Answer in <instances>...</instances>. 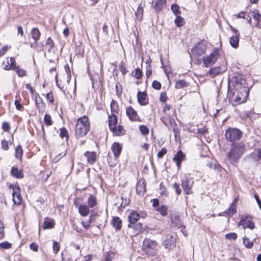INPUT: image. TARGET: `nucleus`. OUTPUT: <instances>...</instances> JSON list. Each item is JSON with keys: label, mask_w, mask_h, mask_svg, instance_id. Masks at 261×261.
I'll return each mask as SVG.
<instances>
[{"label": "nucleus", "mask_w": 261, "mask_h": 261, "mask_svg": "<svg viewBox=\"0 0 261 261\" xmlns=\"http://www.w3.org/2000/svg\"><path fill=\"white\" fill-rule=\"evenodd\" d=\"M14 105L17 110L19 111H22L24 109L23 106L20 103L18 99H16L14 101Z\"/></svg>", "instance_id": "nucleus-55"}, {"label": "nucleus", "mask_w": 261, "mask_h": 261, "mask_svg": "<svg viewBox=\"0 0 261 261\" xmlns=\"http://www.w3.org/2000/svg\"><path fill=\"white\" fill-rule=\"evenodd\" d=\"M121 199L122 200L121 203L120 204V207H125L126 206L128 205L130 202V200L129 199L126 197H121Z\"/></svg>", "instance_id": "nucleus-47"}, {"label": "nucleus", "mask_w": 261, "mask_h": 261, "mask_svg": "<svg viewBox=\"0 0 261 261\" xmlns=\"http://www.w3.org/2000/svg\"><path fill=\"white\" fill-rule=\"evenodd\" d=\"M46 45L48 46V51L49 53L51 52V49L54 47L55 43L54 41L52 40L51 37H48L47 39V41L46 43Z\"/></svg>", "instance_id": "nucleus-39"}, {"label": "nucleus", "mask_w": 261, "mask_h": 261, "mask_svg": "<svg viewBox=\"0 0 261 261\" xmlns=\"http://www.w3.org/2000/svg\"><path fill=\"white\" fill-rule=\"evenodd\" d=\"M152 86L154 89L159 90L161 88V84L159 81L154 80L152 82Z\"/></svg>", "instance_id": "nucleus-56"}, {"label": "nucleus", "mask_w": 261, "mask_h": 261, "mask_svg": "<svg viewBox=\"0 0 261 261\" xmlns=\"http://www.w3.org/2000/svg\"><path fill=\"white\" fill-rule=\"evenodd\" d=\"M244 245L248 248H251L253 244L248 238L245 237L243 238Z\"/></svg>", "instance_id": "nucleus-41"}, {"label": "nucleus", "mask_w": 261, "mask_h": 261, "mask_svg": "<svg viewBox=\"0 0 261 261\" xmlns=\"http://www.w3.org/2000/svg\"><path fill=\"white\" fill-rule=\"evenodd\" d=\"M171 9L176 16V18L174 20L175 23L177 27H179V7L177 4H172L171 6Z\"/></svg>", "instance_id": "nucleus-13"}, {"label": "nucleus", "mask_w": 261, "mask_h": 261, "mask_svg": "<svg viewBox=\"0 0 261 261\" xmlns=\"http://www.w3.org/2000/svg\"><path fill=\"white\" fill-rule=\"evenodd\" d=\"M53 252L55 254H57L58 252H59L60 250V244L58 242L54 241H53Z\"/></svg>", "instance_id": "nucleus-45"}, {"label": "nucleus", "mask_w": 261, "mask_h": 261, "mask_svg": "<svg viewBox=\"0 0 261 261\" xmlns=\"http://www.w3.org/2000/svg\"><path fill=\"white\" fill-rule=\"evenodd\" d=\"M251 156L254 162L257 163L258 164H261V149H257L255 150L252 153Z\"/></svg>", "instance_id": "nucleus-21"}, {"label": "nucleus", "mask_w": 261, "mask_h": 261, "mask_svg": "<svg viewBox=\"0 0 261 261\" xmlns=\"http://www.w3.org/2000/svg\"><path fill=\"white\" fill-rule=\"evenodd\" d=\"M143 7H141V5H140L135 13L136 19L139 21L141 20L143 18Z\"/></svg>", "instance_id": "nucleus-31"}, {"label": "nucleus", "mask_w": 261, "mask_h": 261, "mask_svg": "<svg viewBox=\"0 0 261 261\" xmlns=\"http://www.w3.org/2000/svg\"><path fill=\"white\" fill-rule=\"evenodd\" d=\"M111 111L113 113H118L119 111V108H118V105L116 101L113 99L111 103Z\"/></svg>", "instance_id": "nucleus-34"}, {"label": "nucleus", "mask_w": 261, "mask_h": 261, "mask_svg": "<svg viewBox=\"0 0 261 261\" xmlns=\"http://www.w3.org/2000/svg\"><path fill=\"white\" fill-rule=\"evenodd\" d=\"M44 122L47 126L51 125L53 123V121L50 115L45 114L44 116Z\"/></svg>", "instance_id": "nucleus-38"}, {"label": "nucleus", "mask_w": 261, "mask_h": 261, "mask_svg": "<svg viewBox=\"0 0 261 261\" xmlns=\"http://www.w3.org/2000/svg\"><path fill=\"white\" fill-rule=\"evenodd\" d=\"M225 238L227 240H236L237 234L234 232H230L225 235Z\"/></svg>", "instance_id": "nucleus-50"}, {"label": "nucleus", "mask_w": 261, "mask_h": 261, "mask_svg": "<svg viewBox=\"0 0 261 261\" xmlns=\"http://www.w3.org/2000/svg\"><path fill=\"white\" fill-rule=\"evenodd\" d=\"M207 129L205 126H203L202 128H199L198 129L197 133L199 134L204 135L206 133Z\"/></svg>", "instance_id": "nucleus-63"}, {"label": "nucleus", "mask_w": 261, "mask_h": 261, "mask_svg": "<svg viewBox=\"0 0 261 261\" xmlns=\"http://www.w3.org/2000/svg\"><path fill=\"white\" fill-rule=\"evenodd\" d=\"M248 94V90L245 87L241 88L239 90H235L233 92H229V99L232 105L236 106L246 101Z\"/></svg>", "instance_id": "nucleus-2"}, {"label": "nucleus", "mask_w": 261, "mask_h": 261, "mask_svg": "<svg viewBox=\"0 0 261 261\" xmlns=\"http://www.w3.org/2000/svg\"><path fill=\"white\" fill-rule=\"evenodd\" d=\"M193 184V180L192 178H186L182 181V187L186 194L192 193L191 188Z\"/></svg>", "instance_id": "nucleus-11"}, {"label": "nucleus", "mask_w": 261, "mask_h": 261, "mask_svg": "<svg viewBox=\"0 0 261 261\" xmlns=\"http://www.w3.org/2000/svg\"><path fill=\"white\" fill-rule=\"evenodd\" d=\"M160 189L161 190L160 194L162 195H166V188L163 185V183H161L160 185Z\"/></svg>", "instance_id": "nucleus-60"}, {"label": "nucleus", "mask_w": 261, "mask_h": 261, "mask_svg": "<svg viewBox=\"0 0 261 261\" xmlns=\"http://www.w3.org/2000/svg\"><path fill=\"white\" fill-rule=\"evenodd\" d=\"M2 148L5 150H7L9 149L8 142L6 140L2 141Z\"/></svg>", "instance_id": "nucleus-61"}, {"label": "nucleus", "mask_w": 261, "mask_h": 261, "mask_svg": "<svg viewBox=\"0 0 261 261\" xmlns=\"http://www.w3.org/2000/svg\"><path fill=\"white\" fill-rule=\"evenodd\" d=\"M84 155L87 158L88 163L90 165H93L96 161V153L94 151H87L85 153Z\"/></svg>", "instance_id": "nucleus-15"}, {"label": "nucleus", "mask_w": 261, "mask_h": 261, "mask_svg": "<svg viewBox=\"0 0 261 261\" xmlns=\"http://www.w3.org/2000/svg\"><path fill=\"white\" fill-rule=\"evenodd\" d=\"M221 72V69L220 67H215L211 68L209 71V74L212 76L215 77L220 74Z\"/></svg>", "instance_id": "nucleus-32"}, {"label": "nucleus", "mask_w": 261, "mask_h": 261, "mask_svg": "<svg viewBox=\"0 0 261 261\" xmlns=\"http://www.w3.org/2000/svg\"><path fill=\"white\" fill-rule=\"evenodd\" d=\"M134 76L136 79H138V80L140 79L142 77V72L141 70L139 68H137L135 69V74L134 75Z\"/></svg>", "instance_id": "nucleus-49"}, {"label": "nucleus", "mask_w": 261, "mask_h": 261, "mask_svg": "<svg viewBox=\"0 0 261 261\" xmlns=\"http://www.w3.org/2000/svg\"><path fill=\"white\" fill-rule=\"evenodd\" d=\"M140 217V214L137 212L135 211H133L128 217L129 221L128 227L129 228H133L137 231H140V229L141 227V224L140 223L136 224L135 226H134L135 223L139 219Z\"/></svg>", "instance_id": "nucleus-8"}, {"label": "nucleus", "mask_w": 261, "mask_h": 261, "mask_svg": "<svg viewBox=\"0 0 261 261\" xmlns=\"http://www.w3.org/2000/svg\"><path fill=\"white\" fill-rule=\"evenodd\" d=\"M35 103L39 111L43 110L45 107V103L38 93H36Z\"/></svg>", "instance_id": "nucleus-26"}, {"label": "nucleus", "mask_w": 261, "mask_h": 261, "mask_svg": "<svg viewBox=\"0 0 261 261\" xmlns=\"http://www.w3.org/2000/svg\"><path fill=\"white\" fill-rule=\"evenodd\" d=\"M14 71H15L16 72V73L19 77H23L25 75V71L23 69L20 68L18 66L17 67H16Z\"/></svg>", "instance_id": "nucleus-42"}, {"label": "nucleus", "mask_w": 261, "mask_h": 261, "mask_svg": "<svg viewBox=\"0 0 261 261\" xmlns=\"http://www.w3.org/2000/svg\"><path fill=\"white\" fill-rule=\"evenodd\" d=\"M32 37L34 39L35 43L40 39V32L38 28H35L31 31Z\"/></svg>", "instance_id": "nucleus-29"}, {"label": "nucleus", "mask_w": 261, "mask_h": 261, "mask_svg": "<svg viewBox=\"0 0 261 261\" xmlns=\"http://www.w3.org/2000/svg\"><path fill=\"white\" fill-rule=\"evenodd\" d=\"M156 210L163 216H165L167 214V207L164 205L159 206Z\"/></svg>", "instance_id": "nucleus-36"}, {"label": "nucleus", "mask_w": 261, "mask_h": 261, "mask_svg": "<svg viewBox=\"0 0 261 261\" xmlns=\"http://www.w3.org/2000/svg\"><path fill=\"white\" fill-rule=\"evenodd\" d=\"M147 94L145 92L139 91L137 93V100L138 103L142 106H145L148 103L146 101Z\"/></svg>", "instance_id": "nucleus-16"}, {"label": "nucleus", "mask_w": 261, "mask_h": 261, "mask_svg": "<svg viewBox=\"0 0 261 261\" xmlns=\"http://www.w3.org/2000/svg\"><path fill=\"white\" fill-rule=\"evenodd\" d=\"M46 98L47 101H49L51 103H53L54 101L53 94L51 92L47 93Z\"/></svg>", "instance_id": "nucleus-58"}, {"label": "nucleus", "mask_w": 261, "mask_h": 261, "mask_svg": "<svg viewBox=\"0 0 261 261\" xmlns=\"http://www.w3.org/2000/svg\"><path fill=\"white\" fill-rule=\"evenodd\" d=\"M55 223L52 221L45 220L43 222V228L44 229L52 228L54 227Z\"/></svg>", "instance_id": "nucleus-37"}, {"label": "nucleus", "mask_w": 261, "mask_h": 261, "mask_svg": "<svg viewBox=\"0 0 261 261\" xmlns=\"http://www.w3.org/2000/svg\"><path fill=\"white\" fill-rule=\"evenodd\" d=\"M115 89L116 92V95L118 96H120L122 94V86L119 84V82H117L115 85Z\"/></svg>", "instance_id": "nucleus-48"}, {"label": "nucleus", "mask_w": 261, "mask_h": 261, "mask_svg": "<svg viewBox=\"0 0 261 261\" xmlns=\"http://www.w3.org/2000/svg\"><path fill=\"white\" fill-rule=\"evenodd\" d=\"M238 225L242 226L243 228H248L250 229H253L255 227L254 222L246 216H243L241 217Z\"/></svg>", "instance_id": "nucleus-9"}, {"label": "nucleus", "mask_w": 261, "mask_h": 261, "mask_svg": "<svg viewBox=\"0 0 261 261\" xmlns=\"http://www.w3.org/2000/svg\"><path fill=\"white\" fill-rule=\"evenodd\" d=\"M11 246L12 244L8 242H4L0 243V247L4 249H9Z\"/></svg>", "instance_id": "nucleus-52"}, {"label": "nucleus", "mask_w": 261, "mask_h": 261, "mask_svg": "<svg viewBox=\"0 0 261 261\" xmlns=\"http://www.w3.org/2000/svg\"><path fill=\"white\" fill-rule=\"evenodd\" d=\"M90 122L87 116H84L77 119L74 128V135L76 139L85 136L89 131Z\"/></svg>", "instance_id": "nucleus-1"}, {"label": "nucleus", "mask_w": 261, "mask_h": 261, "mask_svg": "<svg viewBox=\"0 0 261 261\" xmlns=\"http://www.w3.org/2000/svg\"><path fill=\"white\" fill-rule=\"evenodd\" d=\"M2 129L4 132H8L10 129V126L7 122H4L2 124Z\"/></svg>", "instance_id": "nucleus-57"}, {"label": "nucleus", "mask_w": 261, "mask_h": 261, "mask_svg": "<svg viewBox=\"0 0 261 261\" xmlns=\"http://www.w3.org/2000/svg\"><path fill=\"white\" fill-rule=\"evenodd\" d=\"M145 180H140L136 186L137 193L139 195L144 194L145 192Z\"/></svg>", "instance_id": "nucleus-22"}, {"label": "nucleus", "mask_w": 261, "mask_h": 261, "mask_svg": "<svg viewBox=\"0 0 261 261\" xmlns=\"http://www.w3.org/2000/svg\"><path fill=\"white\" fill-rule=\"evenodd\" d=\"M111 223L116 230H120L122 227V221L118 217H114Z\"/></svg>", "instance_id": "nucleus-23"}, {"label": "nucleus", "mask_w": 261, "mask_h": 261, "mask_svg": "<svg viewBox=\"0 0 261 261\" xmlns=\"http://www.w3.org/2000/svg\"><path fill=\"white\" fill-rule=\"evenodd\" d=\"M9 65L11 67V70H14L18 66L15 64V59L14 57L10 58Z\"/></svg>", "instance_id": "nucleus-53"}, {"label": "nucleus", "mask_w": 261, "mask_h": 261, "mask_svg": "<svg viewBox=\"0 0 261 261\" xmlns=\"http://www.w3.org/2000/svg\"><path fill=\"white\" fill-rule=\"evenodd\" d=\"M89 207L86 204H80L78 206V211L79 214L82 217H86L90 213Z\"/></svg>", "instance_id": "nucleus-17"}, {"label": "nucleus", "mask_w": 261, "mask_h": 261, "mask_svg": "<svg viewBox=\"0 0 261 261\" xmlns=\"http://www.w3.org/2000/svg\"><path fill=\"white\" fill-rule=\"evenodd\" d=\"M30 248L34 251H37L38 250V245L36 243L33 242L30 244Z\"/></svg>", "instance_id": "nucleus-59"}, {"label": "nucleus", "mask_w": 261, "mask_h": 261, "mask_svg": "<svg viewBox=\"0 0 261 261\" xmlns=\"http://www.w3.org/2000/svg\"><path fill=\"white\" fill-rule=\"evenodd\" d=\"M11 175L12 176L16 178H22L23 175L22 171L18 169L17 167L13 166L12 167L11 170Z\"/></svg>", "instance_id": "nucleus-18"}, {"label": "nucleus", "mask_w": 261, "mask_h": 261, "mask_svg": "<svg viewBox=\"0 0 261 261\" xmlns=\"http://www.w3.org/2000/svg\"><path fill=\"white\" fill-rule=\"evenodd\" d=\"M12 196L13 197V201L15 203H17L18 204H20L22 201V197L20 194V192L19 191H16L12 193Z\"/></svg>", "instance_id": "nucleus-30"}, {"label": "nucleus", "mask_w": 261, "mask_h": 261, "mask_svg": "<svg viewBox=\"0 0 261 261\" xmlns=\"http://www.w3.org/2000/svg\"><path fill=\"white\" fill-rule=\"evenodd\" d=\"M119 70L121 72L123 75H124L127 72L125 64L124 62L121 61L119 65Z\"/></svg>", "instance_id": "nucleus-43"}, {"label": "nucleus", "mask_w": 261, "mask_h": 261, "mask_svg": "<svg viewBox=\"0 0 261 261\" xmlns=\"http://www.w3.org/2000/svg\"><path fill=\"white\" fill-rule=\"evenodd\" d=\"M236 204L234 202H233L228 209L224 212L226 216L230 217H231L236 212Z\"/></svg>", "instance_id": "nucleus-28"}, {"label": "nucleus", "mask_w": 261, "mask_h": 261, "mask_svg": "<svg viewBox=\"0 0 261 261\" xmlns=\"http://www.w3.org/2000/svg\"><path fill=\"white\" fill-rule=\"evenodd\" d=\"M23 154V150L20 145H18L15 148V157L20 159Z\"/></svg>", "instance_id": "nucleus-35"}, {"label": "nucleus", "mask_w": 261, "mask_h": 261, "mask_svg": "<svg viewBox=\"0 0 261 261\" xmlns=\"http://www.w3.org/2000/svg\"><path fill=\"white\" fill-rule=\"evenodd\" d=\"M252 13L253 18L257 21V24H256V27H258V23L260 20L261 15L259 13V11L256 9L254 10Z\"/></svg>", "instance_id": "nucleus-33"}, {"label": "nucleus", "mask_w": 261, "mask_h": 261, "mask_svg": "<svg viewBox=\"0 0 261 261\" xmlns=\"http://www.w3.org/2000/svg\"><path fill=\"white\" fill-rule=\"evenodd\" d=\"M114 135L117 136H120L125 134V130L123 127L121 125H118L117 126H114L110 129Z\"/></svg>", "instance_id": "nucleus-20"}, {"label": "nucleus", "mask_w": 261, "mask_h": 261, "mask_svg": "<svg viewBox=\"0 0 261 261\" xmlns=\"http://www.w3.org/2000/svg\"><path fill=\"white\" fill-rule=\"evenodd\" d=\"M60 130V137L62 139L65 137L66 138V140H67L69 139V136L66 128L63 127H62Z\"/></svg>", "instance_id": "nucleus-40"}, {"label": "nucleus", "mask_w": 261, "mask_h": 261, "mask_svg": "<svg viewBox=\"0 0 261 261\" xmlns=\"http://www.w3.org/2000/svg\"><path fill=\"white\" fill-rule=\"evenodd\" d=\"M117 117L115 114H112V115L109 116L108 125L110 129H111V128L114 127V126H116V125L117 123Z\"/></svg>", "instance_id": "nucleus-24"}, {"label": "nucleus", "mask_w": 261, "mask_h": 261, "mask_svg": "<svg viewBox=\"0 0 261 261\" xmlns=\"http://www.w3.org/2000/svg\"><path fill=\"white\" fill-rule=\"evenodd\" d=\"M90 212V215L89 216V219L87 221H88L89 222L92 223L95 220V217L98 216V214L97 212L93 210H91Z\"/></svg>", "instance_id": "nucleus-46"}, {"label": "nucleus", "mask_w": 261, "mask_h": 261, "mask_svg": "<svg viewBox=\"0 0 261 261\" xmlns=\"http://www.w3.org/2000/svg\"><path fill=\"white\" fill-rule=\"evenodd\" d=\"M167 99V95L166 93L162 92L161 93L160 100L161 102H164L166 101Z\"/></svg>", "instance_id": "nucleus-62"}, {"label": "nucleus", "mask_w": 261, "mask_h": 261, "mask_svg": "<svg viewBox=\"0 0 261 261\" xmlns=\"http://www.w3.org/2000/svg\"><path fill=\"white\" fill-rule=\"evenodd\" d=\"M245 144L242 143H232L227 154L230 163L233 165L237 163L245 150Z\"/></svg>", "instance_id": "nucleus-3"}, {"label": "nucleus", "mask_w": 261, "mask_h": 261, "mask_svg": "<svg viewBox=\"0 0 261 261\" xmlns=\"http://www.w3.org/2000/svg\"><path fill=\"white\" fill-rule=\"evenodd\" d=\"M139 130L143 135H146L149 133V129L144 125H141L139 126Z\"/></svg>", "instance_id": "nucleus-44"}, {"label": "nucleus", "mask_w": 261, "mask_h": 261, "mask_svg": "<svg viewBox=\"0 0 261 261\" xmlns=\"http://www.w3.org/2000/svg\"><path fill=\"white\" fill-rule=\"evenodd\" d=\"M111 149L115 159H117L120 156L122 150V145L119 142H115L112 145Z\"/></svg>", "instance_id": "nucleus-12"}, {"label": "nucleus", "mask_w": 261, "mask_h": 261, "mask_svg": "<svg viewBox=\"0 0 261 261\" xmlns=\"http://www.w3.org/2000/svg\"><path fill=\"white\" fill-rule=\"evenodd\" d=\"M167 149L163 147L161 149V150L158 153L157 156L159 159L162 158L164 155L167 153Z\"/></svg>", "instance_id": "nucleus-54"}, {"label": "nucleus", "mask_w": 261, "mask_h": 261, "mask_svg": "<svg viewBox=\"0 0 261 261\" xmlns=\"http://www.w3.org/2000/svg\"><path fill=\"white\" fill-rule=\"evenodd\" d=\"M166 0H156L155 2L153 8L155 12L158 13L162 11L166 4Z\"/></svg>", "instance_id": "nucleus-19"}, {"label": "nucleus", "mask_w": 261, "mask_h": 261, "mask_svg": "<svg viewBox=\"0 0 261 261\" xmlns=\"http://www.w3.org/2000/svg\"><path fill=\"white\" fill-rule=\"evenodd\" d=\"M206 43L202 41L195 44L191 49V57L200 63L202 56L205 53Z\"/></svg>", "instance_id": "nucleus-4"}, {"label": "nucleus", "mask_w": 261, "mask_h": 261, "mask_svg": "<svg viewBox=\"0 0 261 261\" xmlns=\"http://www.w3.org/2000/svg\"><path fill=\"white\" fill-rule=\"evenodd\" d=\"M173 160L175 162L178 169L179 168V150L177 151L176 153L174 155Z\"/></svg>", "instance_id": "nucleus-51"}, {"label": "nucleus", "mask_w": 261, "mask_h": 261, "mask_svg": "<svg viewBox=\"0 0 261 261\" xmlns=\"http://www.w3.org/2000/svg\"><path fill=\"white\" fill-rule=\"evenodd\" d=\"M126 113L131 121H136L139 117L137 112L130 106L126 109Z\"/></svg>", "instance_id": "nucleus-14"}, {"label": "nucleus", "mask_w": 261, "mask_h": 261, "mask_svg": "<svg viewBox=\"0 0 261 261\" xmlns=\"http://www.w3.org/2000/svg\"><path fill=\"white\" fill-rule=\"evenodd\" d=\"M142 250L148 256H153L157 250V243L155 241L146 239L142 245Z\"/></svg>", "instance_id": "nucleus-5"}, {"label": "nucleus", "mask_w": 261, "mask_h": 261, "mask_svg": "<svg viewBox=\"0 0 261 261\" xmlns=\"http://www.w3.org/2000/svg\"><path fill=\"white\" fill-rule=\"evenodd\" d=\"M226 139L230 142L239 140L242 136V132L237 128L229 127L225 132Z\"/></svg>", "instance_id": "nucleus-7"}, {"label": "nucleus", "mask_w": 261, "mask_h": 261, "mask_svg": "<svg viewBox=\"0 0 261 261\" xmlns=\"http://www.w3.org/2000/svg\"><path fill=\"white\" fill-rule=\"evenodd\" d=\"M239 36L240 34L234 35L229 39L230 44L234 48H237L239 46Z\"/></svg>", "instance_id": "nucleus-25"}, {"label": "nucleus", "mask_w": 261, "mask_h": 261, "mask_svg": "<svg viewBox=\"0 0 261 261\" xmlns=\"http://www.w3.org/2000/svg\"><path fill=\"white\" fill-rule=\"evenodd\" d=\"M220 49L215 48L213 49L210 55L203 57V63L205 67H208L214 64L218 60L220 56Z\"/></svg>", "instance_id": "nucleus-6"}, {"label": "nucleus", "mask_w": 261, "mask_h": 261, "mask_svg": "<svg viewBox=\"0 0 261 261\" xmlns=\"http://www.w3.org/2000/svg\"><path fill=\"white\" fill-rule=\"evenodd\" d=\"M81 224H82L84 228H85L86 229H88L90 227L91 222H89L88 221H87L86 222L82 221Z\"/></svg>", "instance_id": "nucleus-64"}, {"label": "nucleus", "mask_w": 261, "mask_h": 261, "mask_svg": "<svg viewBox=\"0 0 261 261\" xmlns=\"http://www.w3.org/2000/svg\"><path fill=\"white\" fill-rule=\"evenodd\" d=\"M176 240L173 235H167L163 244L166 248L171 249L175 247Z\"/></svg>", "instance_id": "nucleus-10"}, {"label": "nucleus", "mask_w": 261, "mask_h": 261, "mask_svg": "<svg viewBox=\"0 0 261 261\" xmlns=\"http://www.w3.org/2000/svg\"><path fill=\"white\" fill-rule=\"evenodd\" d=\"M88 206L90 208H93L97 204V199L93 195H90L87 200Z\"/></svg>", "instance_id": "nucleus-27"}]
</instances>
